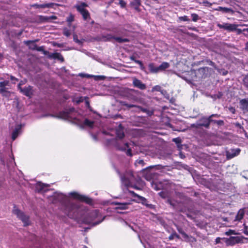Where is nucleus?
Here are the masks:
<instances>
[{
    "label": "nucleus",
    "mask_w": 248,
    "mask_h": 248,
    "mask_svg": "<svg viewBox=\"0 0 248 248\" xmlns=\"http://www.w3.org/2000/svg\"><path fill=\"white\" fill-rule=\"evenodd\" d=\"M121 180L123 185L128 188L132 187L135 189L139 190L140 188L137 186L140 184L141 179L138 175H136L134 172L130 170H127L121 176Z\"/></svg>",
    "instance_id": "nucleus-1"
},
{
    "label": "nucleus",
    "mask_w": 248,
    "mask_h": 248,
    "mask_svg": "<svg viewBox=\"0 0 248 248\" xmlns=\"http://www.w3.org/2000/svg\"><path fill=\"white\" fill-rule=\"evenodd\" d=\"M100 216V213L98 210H95L90 212L87 216H86L82 219V223L87 225L92 224L93 226H95L101 223L105 219L104 216L102 219L93 222L98 217Z\"/></svg>",
    "instance_id": "nucleus-2"
},
{
    "label": "nucleus",
    "mask_w": 248,
    "mask_h": 248,
    "mask_svg": "<svg viewBox=\"0 0 248 248\" xmlns=\"http://www.w3.org/2000/svg\"><path fill=\"white\" fill-rule=\"evenodd\" d=\"M88 6V5L82 2L79 5H77L75 7L77 10L82 15L84 20H87L90 18V14L89 12L85 8Z\"/></svg>",
    "instance_id": "nucleus-3"
},
{
    "label": "nucleus",
    "mask_w": 248,
    "mask_h": 248,
    "mask_svg": "<svg viewBox=\"0 0 248 248\" xmlns=\"http://www.w3.org/2000/svg\"><path fill=\"white\" fill-rule=\"evenodd\" d=\"M70 195L74 199L84 202L89 205H92L93 204V201L92 198L81 195L77 192H71Z\"/></svg>",
    "instance_id": "nucleus-4"
},
{
    "label": "nucleus",
    "mask_w": 248,
    "mask_h": 248,
    "mask_svg": "<svg viewBox=\"0 0 248 248\" xmlns=\"http://www.w3.org/2000/svg\"><path fill=\"white\" fill-rule=\"evenodd\" d=\"M119 102L121 106H125L128 108H138L139 110H140V111H142V112L147 113L149 116H151L153 114V111H151L146 108H142L141 106L134 104H128L126 101H120Z\"/></svg>",
    "instance_id": "nucleus-5"
},
{
    "label": "nucleus",
    "mask_w": 248,
    "mask_h": 248,
    "mask_svg": "<svg viewBox=\"0 0 248 248\" xmlns=\"http://www.w3.org/2000/svg\"><path fill=\"white\" fill-rule=\"evenodd\" d=\"M13 212L14 214L16 215L20 220H22L24 223V226H27L30 224L29 216L25 215L23 212L21 211L18 209L16 208V206L14 207Z\"/></svg>",
    "instance_id": "nucleus-6"
},
{
    "label": "nucleus",
    "mask_w": 248,
    "mask_h": 248,
    "mask_svg": "<svg viewBox=\"0 0 248 248\" xmlns=\"http://www.w3.org/2000/svg\"><path fill=\"white\" fill-rule=\"evenodd\" d=\"M199 123L192 124L191 126L195 128H199L201 127H204L208 129L211 124L210 118L209 117H202L199 120Z\"/></svg>",
    "instance_id": "nucleus-7"
},
{
    "label": "nucleus",
    "mask_w": 248,
    "mask_h": 248,
    "mask_svg": "<svg viewBox=\"0 0 248 248\" xmlns=\"http://www.w3.org/2000/svg\"><path fill=\"white\" fill-rule=\"evenodd\" d=\"M20 92L24 95L29 97H31L33 95V87L30 85L25 86L21 89L20 90Z\"/></svg>",
    "instance_id": "nucleus-8"
},
{
    "label": "nucleus",
    "mask_w": 248,
    "mask_h": 248,
    "mask_svg": "<svg viewBox=\"0 0 248 248\" xmlns=\"http://www.w3.org/2000/svg\"><path fill=\"white\" fill-rule=\"evenodd\" d=\"M133 85L134 87L141 90H144L146 89V84L143 83L140 80L136 78L133 79Z\"/></svg>",
    "instance_id": "nucleus-9"
},
{
    "label": "nucleus",
    "mask_w": 248,
    "mask_h": 248,
    "mask_svg": "<svg viewBox=\"0 0 248 248\" xmlns=\"http://www.w3.org/2000/svg\"><path fill=\"white\" fill-rule=\"evenodd\" d=\"M165 167V166H163L160 164L152 165L146 167L141 170V172L143 174H145L148 171L152 169H154L155 170H162Z\"/></svg>",
    "instance_id": "nucleus-10"
},
{
    "label": "nucleus",
    "mask_w": 248,
    "mask_h": 248,
    "mask_svg": "<svg viewBox=\"0 0 248 248\" xmlns=\"http://www.w3.org/2000/svg\"><path fill=\"white\" fill-rule=\"evenodd\" d=\"M241 242L240 238L238 236H231L226 240V244L227 246H233Z\"/></svg>",
    "instance_id": "nucleus-11"
},
{
    "label": "nucleus",
    "mask_w": 248,
    "mask_h": 248,
    "mask_svg": "<svg viewBox=\"0 0 248 248\" xmlns=\"http://www.w3.org/2000/svg\"><path fill=\"white\" fill-rule=\"evenodd\" d=\"M210 68L208 67H203L200 68L197 70V74L202 78H205L207 76L208 72H209Z\"/></svg>",
    "instance_id": "nucleus-12"
},
{
    "label": "nucleus",
    "mask_w": 248,
    "mask_h": 248,
    "mask_svg": "<svg viewBox=\"0 0 248 248\" xmlns=\"http://www.w3.org/2000/svg\"><path fill=\"white\" fill-rule=\"evenodd\" d=\"M241 150L239 148L232 149L231 151L226 152V156L228 159H231L238 155L240 153Z\"/></svg>",
    "instance_id": "nucleus-13"
},
{
    "label": "nucleus",
    "mask_w": 248,
    "mask_h": 248,
    "mask_svg": "<svg viewBox=\"0 0 248 248\" xmlns=\"http://www.w3.org/2000/svg\"><path fill=\"white\" fill-rule=\"evenodd\" d=\"M46 187V185L41 182H38L35 185V191L38 193L45 192L46 191L45 190Z\"/></svg>",
    "instance_id": "nucleus-14"
},
{
    "label": "nucleus",
    "mask_w": 248,
    "mask_h": 248,
    "mask_svg": "<svg viewBox=\"0 0 248 248\" xmlns=\"http://www.w3.org/2000/svg\"><path fill=\"white\" fill-rule=\"evenodd\" d=\"M38 41V39H36L35 40H28L25 41V44L28 46L30 49L36 50V48H37V45L34 43Z\"/></svg>",
    "instance_id": "nucleus-15"
},
{
    "label": "nucleus",
    "mask_w": 248,
    "mask_h": 248,
    "mask_svg": "<svg viewBox=\"0 0 248 248\" xmlns=\"http://www.w3.org/2000/svg\"><path fill=\"white\" fill-rule=\"evenodd\" d=\"M128 193L131 195V196L133 197H137L138 199L143 203L145 204V202H147V199L143 197L140 196L136 193L134 191L128 190Z\"/></svg>",
    "instance_id": "nucleus-16"
},
{
    "label": "nucleus",
    "mask_w": 248,
    "mask_h": 248,
    "mask_svg": "<svg viewBox=\"0 0 248 248\" xmlns=\"http://www.w3.org/2000/svg\"><path fill=\"white\" fill-rule=\"evenodd\" d=\"M50 58H52L54 59H57L58 60H60L61 62H63L64 61L63 57L62 56V55L59 52H55L53 53H52L49 56Z\"/></svg>",
    "instance_id": "nucleus-17"
},
{
    "label": "nucleus",
    "mask_w": 248,
    "mask_h": 248,
    "mask_svg": "<svg viewBox=\"0 0 248 248\" xmlns=\"http://www.w3.org/2000/svg\"><path fill=\"white\" fill-rule=\"evenodd\" d=\"M241 108L243 110L248 112V100L247 99H242L240 101Z\"/></svg>",
    "instance_id": "nucleus-18"
},
{
    "label": "nucleus",
    "mask_w": 248,
    "mask_h": 248,
    "mask_svg": "<svg viewBox=\"0 0 248 248\" xmlns=\"http://www.w3.org/2000/svg\"><path fill=\"white\" fill-rule=\"evenodd\" d=\"M148 68L151 73H157L159 72L158 66H155L153 62H151L148 64Z\"/></svg>",
    "instance_id": "nucleus-19"
},
{
    "label": "nucleus",
    "mask_w": 248,
    "mask_h": 248,
    "mask_svg": "<svg viewBox=\"0 0 248 248\" xmlns=\"http://www.w3.org/2000/svg\"><path fill=\"white\" fill-rule=\"evenodd\" d=\"M237 26L235 24L225 23L224 29L229 31H233L236 30Z\"/></svg>",
    "instance_id": "nucleus-20"
},
{
    "label": "nucleus",
    "mask_w": 248,
    "mask_h": 248,
    "mask_svg": "<svg viewBox=\"0 0 248 248\" xmlns=\"http://www.w3.org/2000/svg\"><path fill=\"white\" fill-rule=\"evenodd\" d=\"M115 205H117L115 207V209H121V210H124L127 209V205L129 204L128 203H120V202H116L115 203Z\"/></svg>",
    "instance_id": "nucleus-21"
},
{
    "label": "nucleus",
    "mask_w": 248,
    "mask_h": 248,
    "mask_svg": "<svg viewBox=\"0 0 248 248\" xmlns=\"http://www.w3.org/2000/svg\"><path fill=\"white\" fill-rule=\"evenodd\" d=\"M114 38V36L111 34H107L101 36L102 40L104 42H110Z\"/></svg>",
    "instance_id": "nucleus-22"
},
{
    "label": "nucleus",
    "mask_w": 248,
    "mask_h": 248,
    "mask_svg": "<svg viewBox=\"0 0 248 248\" xmlns=\"http://www.w3.org/2000/svg\"><path fill=\"white\" fill-rule=\"evenodd\" d=\"M58 117L67 120L69 118V116L68 115V112L66 110H64L58 113Z\"/></svg>",
    "instance_id": "nucleus-23"
},
{
    "label": "nucleus",
    "mask_w": 248,
    "mask_h": 248,
    "mask_svg": "<svg viewBox=\"0 0 248 248\" xmlns=\"http://www.w3.org/2000/svg\"><path fill=\"white\" fill-rule=\"evenodd\" d=\"M116 148L120 151H125L126 149L129 147L128 143L127 142L125 143L123 146H120L119 143L116 144Z\"/></svg>",
    "instance_id": "nucleus-24"
},
{
    "label": "nucleus",
    "mask_w": 248,
    "mask_h": 248,
    "mask_svg": "<svg viewBox=\"0 0 248 248\" xmlns=\"http://www.w3.org/2000/svg\"><path fill=\"white\" fill-rule=\"evenodd\" d=\"M217 10L221 11L223 13H231L232 14L233 13V11L232 9L227 8V7H223L221 6H219Z\"/></svg>",
    "instance_id": "nucleus-25"
},
{
    "label": "nucleus",
    "mask_w": 248,
    "mask_h": 248,
    "mask_svg": "<svg viewBox=\"0 0 248 248\" xmlns=\"http://www.w3.org/2000/svg\"><path fill=\"white\" fill-rule=\"evenodd\" d=\"M177 230L178 232L182 235L185 240H188L189 236L184 231L183 229L181 227L177 226Z\"/></svg>",
    "instance_id": "nucleus-26"
},
{
    "label": "nucleus",
    "mask_w": 248,
    "mask_h": 248,
    "mask_svg": "<svg viewBox=\"0 0 248 248\" xmlns=\"http://www.w3.org/2000/svg\"><path fill=\"white\" fill-rule=\"evenodd\" d=\"M169 67L170 64L168 62H163L159 66H158V68L159 69V71H161L165 70Z\"/></svg>",
    "instance_id": "nucleus-27"
},
{
    "label": "nucleus",
    "mask_w": 248,
    "mask_h": 248,
    "mask_svg": "<svg viewBox=\"0 0 248 248\" xmlns=\"http://www.w3.org/2000/svg\"><path fill=\"white\" fill-rule=\"evenodd\" d=\"M54 5L53 3H44L41 4H36L35 6L39 8H52Z\"/></svg>",
    "instance_id": "nucleus-28"
},
{
    "label": "nucleus",
    "mask_w": 248,
    "mask_h": 248,
    "mask_svg": "<svg viewBox=\"0 0 248 248\" xmlns=\"http://www.w3.org/2000/svg\"><path fill=\"white\" fill-rule=\"evenodd\" d=\"M20 129V127H16L15 130L12 132V139L13 140H15L17 137Z\"/></svg>",
    "instance_id": "nucleus-29"
},
{
    "label": "nucleus",
    "mask_w": 248,
    "mask_h": 248,
    "mask_svg": "<svg viewBox=\"0 0 248 248\" xmlns=\"http://www.w3.org/2000/svg\"><path fill=\"white\" fill-rule=\"evenodd\" d=\"M116 137L119 138V139H123L124 136L125 134L124 133V132L123 129H117L116 130Z\"/></svg>",
    "instance_id": "nucleus-30"
},
{
    "label": "nucleus",
    "mask_w": 248,
    "mask_h": 248,
    "mask_svg": "<svg viewBox=\"0 0 248 248\" xmlns=\"http://www.w3.org/2000/svg\"><path fill=\"white\" fill-rule=\"evenodd\" d=\"M119 43H127L129 42V40L128 38H122L120 37L114 36V39Z\"/></svg>",
    "instance_id": "nucleus-31"
},
{
    "label": "nucleus",
    "mask_w": 248,
    "mask_h": 248,
    "mask_svg": "<svg viewBox=\"0 0 248 248\" xmlns=\"http://www.w3.org/2000/svg\"><path fill=\"white\" fill-rule=\"evenodd\" d=\"M83 124L85 125L88 126L92 128L93 126L94 122L92 121H90L89 119L86 118L85 119Z\"/></svg>",
    "instance_id": "nucleus-32"
},
{
    "label": "nucleus",
    "mask_w": 248,
    "mask_h": 248,
    "mask_svg": "<svg viewBox=\"0 0 248 248\" xmlns=\"http://www.w3.org/2000/svg\"><path fill=\"white\" fill-rule=\"evenodd\" d=\"M174 238H176L178 239H180L181 238L180 236L175 231H173L169 237V239L170 240H173Z\"/></svg>",
    "instance_id": "nucleus-33"
},
{
    "label": "nucleus",
    "mask_w": 248,
    "mask_h": 248,
    "mask_svg": "<svg viewBox=\"0 0 248 248\" xmlns=\"http://www.w3.org/2000/svg\"><path fill=\"white\" fill-rule=\"evenodd\" d=\"M211 123H213L214 124H217L218 126H222L224 124V122L223 120H213L212 119H210Z\"/></svg>",
    "instance_id": "nucleus-34"
},
{
    "label": "nucleus",
    "mask_w": 248,
    "mask_h": 248,
    "mask_svg": "<svg viewBox=\"0 0 248 248\" xmlns=\"http://www.w3.org/2000/svg\"><path fill=\"white\" fill-rule=\"evenodd\" d=\"M244 216V211H239L235 217V219L237 220H240L243 218Z\"/></svg>",
    "instance_id": "nucleus-35"
},
{
    "label": "nucleus",
    "mask_w": 248,
    "mask_h": 248,
    "mask_svg": "<svg viewBox=\"0 0 248 248\" xmlns=\"http://www.w3.org/2000/svg\"><path fill=\"white\" fill-rule=\"evenodd\" d=\"M75 205H74L73 204H72V203H69L67 205V208H69V210H70L67 213V215L68 217H71V211H72L74 209V208H75Z\"/></svg>",
    "instance_id": "nucleus-36"
},
{
    "label": "nucleus",
    "mask_w": 248,
    "mask_h": 248,
    "mask_svg": "<svg viewBox=\"0 0 248 248\" xmlns=\"http://www.w3.org/2000/svg\"><path fill=\"white\" fill-rule=\"evenodd\" d=\"M145 165V163L142 159H137L135 161V165L138 166V165H141L144 166Z\"/></svg>",
    "instance_id": "nucleus-37"
},
{
    "label": "nucleus",
    "mask_w": 248,
    "mask_h": 248,
    "mask_svg": "<svg viewBox=\"0 0 248 248\" xmlns=\"http://www.w3.org/2000/svg\"><path fill=\"white\" fill-rule=\"evenodd\" d=\"M167 202L170 204L173 207H175V206L176 205L175 202L171 200V198L168 199Z\"/></svg>",
    "instance_id": "nucleus-38"
},
{
    "label": "nucleus",
    "mask_w": 248,
    "mask_h": 248,
    "mask_svg": "<svg viewBox=\"0 0 248 248\" xmlns=\"http://www.w3.org/2000/svg\"><path fill=\"white\" fill-rule=\"evenodd\" d=\"M2 95L4 97H9L11 96V92L9 91H8L7 89H6L4 92H3L2 93H1Z\"/></svg>",
    "instance_id": "nucleus-39"
},
{
    "label": "nucleus",
    "mask_w": 248,
    "mask_h": 248,
    "mask_svg": "<svg viewBox=\"0 0 248 248\" xmlns=\"http://www.w3.org/2000/svg\"><path fill=\"white\" fill-rule=\"evenodd\" d=\"M192 20L194 22H196L199 18V16L195 13H193L191 14Z\"/></svg>",
    "instance_id": "nucleus-40"
},
{
    "label": "nucleus",
    "mask_w": 248,
    "mask_h": 248,
    "mask_svg": "<svg viewBox=\"0 0 248 248\" xmlns=\"http://www.w3.org/2000/svg\"><path fill=\"white\" fill-rule=\"evenodd\" d=\"M118 4L122 8H124L126 7V2L124 0H119Z\"/></svg>",
    "instance_id": "nucleus-41"
},
{
    "label": "nucleus",
    "mask_w": 248,
    "mask_h": 248,
    "mask_svg": "<svg viewBox=\"0 0 248 248\" xmlns=\"http://www.w3.org/2000/svg\"><path fill=\"white\" fill-rule=\"evenodd\" d=\"M73 40L76 43L79 45H81L82 43V42L78 39V37L77 34H74L73 35Z\"/></svg>",
    "instance_id": "nucleus-42"
},
{
    "label": "nucleus",
    "mask_w": 248,
    "mask_h": 248,
    "mask_svg": "<svg viewBox=\"0 0 248 248\" xmlns=\"http://www.w3.org/2000/svg\"><path fill=\"white\" fill-rule=\"evenodd\" d=\"M86 99H88V97L87 96L84 97L82 96H80L78 98V99L76 101V102L77 104H79L80 103L83 102L85 99L86 100Z\"/></svg>",
    "instance_id": "nucleus-43"
},
{
    "label": "nucleus",
    "mask_w": 248,
    "mask_h": 248,
    "mask_svg": "<svg viewBox=\"0 0 248 248\" xmlns=\"http://www.w3.org/2000/svg\"><path fill=\"white\" fill-rule=\"evenodd\" d=\"M74 20V16L72 14H70L68 17H67L66 21L69 23L72 22Z\"/></svg>",
    "instance_id": "nucleus-44"
},
{
    "label": "nucleus",
    "mask_w": 248,
    "mask_h": 248,
    "mask_svg": "<svg viewBox=\"0 0 248 248\" xmlns=\"http://www.w3.org/2000/svg\"><path fill=\"white\" fill-rule=\"evenodd\" d=\"M39 18L43 22L49 21V16H40Z\"/></svg>",
    "instance_id": "nucleus-45"
},
{
    "label": "nucleus",
    "mask_w": 248,
    "mask_h": 248,
    "mask_svg": "<svg viewBox=\"0 0 248 248\" xmlns=\"http://www.w3.org/2000/svg\"><path fill=\"white\" fill-rule=\"evenodd\" d=\"M161 87L159 85H156L153 87L152 91L153 92L157 91L160 92L161 91Z\"/></svg>",
    "instance_id": "nucleus-46"
},
{
    "label": "nucleus",
    "mask_w": 248,
    "mask_h": 248,
    "mask_svg": "<svg viewBox=\"0 0 248 248\" xmlns=\"http://www.w3.org/2000/svg\"><path fill=\"white\" fill-rule=\"evenodd\" d=\"M136 63L139 64L140 65V68L141 69V70H142V71H145V68L142 63V62L140 61H137L136 62Z\"/></svg>",
    "instance_id": "nucleus-47"
},
{
    "label": "nucleus",
    "mask_w": 248,
    "mask_h": 248,
    "mask_svg": "<svg viewBox=\"0 0 248 248\" xmlns=\"http://www.w3.org/2000/svg\"><path fill=\"white\" fill-rule=\"evenodd\" d=\"M10 78L11 80L12 81V83H13V84H16V82L19 80L18 78H16V77H15L14 76H13L12 75L10 76Z\"/></svg>",
    "instance_id": "nucleus-48"
},
{
    "label": "nucleus",
    "mask_w": 248,
    "mask_h": 248,
    "mask_svg": "<svg viewBox=\"0 0 248 248\" xmlns=\"http://www.w3.org/2000/svg\"><path fill=\"white\" fill-rule=\"evenodd\" d=\"M179 19L180 21H189L190 19L188 18V17L186 16H180L179 17Z\"/></svg>",
    "instance_id": "nucleus-49"
},
{
    "label": "nucleus",
    "mask_w": 248,
    "mask_h": 248,
    "mask_svg": "<svg viewBox=\"0 0 248 248\" xmlns=\"http://www.w3.org/2000/svg\"><path fill=\"white\" fill-rule=\"evenodd\" d=\"M65 110L68 112V115L69 116L70 114L75 111V108L72 107L66 109Z\"/></svg>",
    "instance_id": "nucleus-50"
},
{
    "label": "nucleus",
    "mask_w": 248,
    "mask_h": 248,
    "mask_svg": "<svg viewBox=\"0 0 248 248\" xmlns=\"http://www.w3.org/2000/svg\"><path fill=\"white\" fill-rule=\"evenodd\" d=\"M151 185H152V187L154 189H155L156 191L160 190V187H159L158 186V185L156 183L153 182Z\"/></svg>",
    "instance_id": "nucleus-51"
},
{
    "label": "nucleus",
    "mask_w": 248,
    "mask_h": 248,
    "mask_svg": "<svg viewBox=\"0 0 248 248\" xmlns=\"http://www.w3.org/2000/svg\"><path fill=\"white\" fill-rule=\"evenodd\" d=\"M202 3L203 4V5L207 7H210L212 5V4L209 2L208 1H207V0H203Z\"/></svg>",
    "instance_id": "nucleus-52"
},
{
    "label": "nucleus",
    "mask_w": 248,
    "mask_h": 248,
    "mask_svg": "<svg viewBox=\"0 0 248 248\" xmlns=\"http://www.w3.org/2000/svg\"><path fill=\"white\" fill-rule=\"evenodd\" d=\"M159 195L163 199H165L167 197V193L165 191H161L159 192Z\"/></svg>",
    "instance_id": "nucleus-53"
},
{
    "label": "nucleus",
    "mask_w": 248,
    "mask_h": 248,
    "mask_svg": "<svg viewBox=\"0 0 248 248\" xmlns=\"http://www.w3.org/2000/svg\"><path fill=\"white\" fill-rule=\"evenodd\" d=\"M7 89L3 85H1V83L0 82V93L4 92V91Z\"/></svg>",
    "instance_id": "nucleus-54"
},
{
    "label": "nucleus",
    "mask_w": 248,
    "mask_h": 248,
    "mask_svg": "<svg viewBox=\"0 0 248 248\" xmlns=\"http://www.w3.org/2000/svg\"><path fill=\"white\" fill-rule=\"evenodd\" d=\"M63 34L64 35L68 37L71 35V32L69 30L67 29H65L63 31Z\"/></svg>",
    "instance_id": "nucleus-55"
},
{
    "label": "nucleus",
    "mask_w": 248,
    "mask_h": 248,
    "mask_svg": "<svg viewBox=\"0 0 248 248\" xmlns=\"http://www.w3.org/2000/svg\"><path fill=\"white\" fill-rule=\"evenodd\" d=\"M85 105H86V106L87 108H88L90 111H92V107H91L90 106V102L88 100V99H86V100H85Z\"/></svg>",
    "instance_id": "nucleus-56"
},
{
    "label": "nucleus",
    "mask_w": 248,
    "mask_h": 248,
    "mask_svg": "<svg viewBox=\"0 0 248 248\" xmlns=\"http://www.w3.org/2000/svg\"><path fill=\"white\" fill-rule=\"evenodd\" d=\"M186 241H189L191 242H196L197 241L196 239L192 236H189V237L188 238V240H185Z\"/></svg>",
    "instance_id": "nucleus-57"
},
{
    "label": "nucleus",
    "mask_w": 248,
    "mask_h": 248,
    "mask_svg": "<svg viewBox=\"0 0 248 248\" xmlns=\"http://www.w3.org/2000/svg\"><path fill=\"white\" fill-rule=\"evenodd\" d=\"M172 141L176 144H180L182 142L181 139L180 138L173 139Z\"/></svg>",
    "instance_id": "nucleus-58"
},
{
    "label": "nucleus",
    "mask_w": 248,
    "mask_h": 248,
    "mask_svg": "<svg viewBox=\"0 0 248 248\" xmlns=\"http://www.w3.org/2000/svg\"><path fill=\"white\" fill-rule=\"evenodd\" d=\"M243 232L244 233H245L246 235H248V227L247 226L245 225L244 224V227L243 229Z\"/></svg>",
    "instance_id": "nucleus-59"
},
{
    "label": "nucleus",
    "mask_w": 248,
    "mask_h": 248,
    "mask_svg": "<svg viewBox=\"0 0 248 248\" xmlns=\"http://www.w3.org/2000/svg\"><path fill=\"white\" fill-rule=\"evenodd\" d=\"M131 4H137L138 5H141L140 0H134V1L131 2Z\"/></svg>",
    "instance_id": "nucleus-60"
},
{
    "label": "nucleus",
    "mask_w": 248,
    "mask_h": 248,
    "mask_svg": "<svg viewBox=\"0 0 248 248\" xmlns=\"http://www.w3.org/2000/svg\"><path fill=\"white\" fill-rule=\"evenodd\" d=\"M126 154L127 155L131 156H132V150L130 148H128L126 151Z\"/></svg>",
    "instance_id": "nucleus-61"
},
{
    "label": "nucleus",
    "mask_w": 248,
    "mask_h": 248,
    "mask_svg": "<svg viewBox=\"0 0 248 248\" xmlns=\"http://www.w3.org/2000/svg\"><path fill=\"white\" fill-rule=\"evenodd\" d=\"M1 83V85H3L5 87H6L7 86H8L9 84V80H4L3 81L0 82Z\"/></svg>",
    "instance_id": "nucleus-62"
},
{
    "label": "nucleus",
    "mask_w": 248,
    "mask_h": 248,
    "mask_svg": "<svg viewBox=\"0 0 248 248\" xmlns=\"http://www.w3.org/2000/svg\"><path fill=\"white\" fill-rule=\"evenodd\" d=\"M25 81H24L23 80H21L20 81V82L19 83V84H18L17 85V88L18 89L20 90L21 89H22V88L21 87V86L23 85V84H25Z\"/></svg>",
    "instance_id": "nucleus-63"
},
{
    "label": "nucleus",
    "mask_w": 248,
    "mask_h": 248,
    "mask_svg": "<svg viewBox=\"0 0 248 248\" xmlns=\"http://www.w3.org/2000/svg\"><path fill=\"white\" fill-rule=\"evenodd\" d=\"M207 62H208V63L210 65L212 66L215 67L216 64H215V63L214 62H212L211 60H207Z\"/></svg>",
    "instance_id": "nucleus-64"
}]
</instances>
